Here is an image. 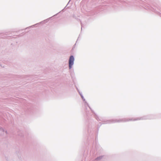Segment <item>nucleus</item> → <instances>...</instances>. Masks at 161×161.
I'll use <instances>...</instances> for the list:
<instances>
[{"instance_id":"nucleus-1","label":"nucleus","mask_w":161,"mask_h":161,"mask_svg":"<svg viewBox=\"0 0 161 161\" xmlns=\"http://www.w3.org/2000/svg\"><path fill=\"white\" fill-rule=\"evenodd\" d=\"M74 57L73 56H71L69 58V69L72 68V66L74 64Z\"/></svg>"},{"instance_id":"nucleus-2","label":"nucleus","mask_w":161,"mask_h":161,"mask_svg":"<svg viewBox=\"0 0 161 161\" xmlns=\"http://www.w3.org/2000/svg\"><path fill=\"white\" fill-rule=\"evenodd\" d=\"M102 157H103L102 156H101L97 158L96 159V160H100L102 158Z\"/></svg>"}]
</instances>
